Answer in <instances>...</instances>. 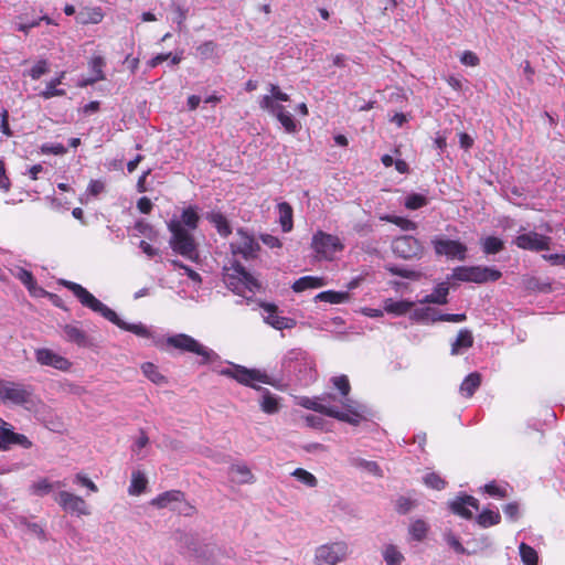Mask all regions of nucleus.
I'll use <instances>...</instances> for the list:
<instances>
[{"mask_svg": "<svg viewBox=\"0 0 565 565\" xmlns=\"http://www.w3.org/2000/svg\"><path fill=\"white\" fill-rule=\"evenodd\" d=\"M338 401L333 394H323L320 397L310 398L301 397L299 405L307 409H311L340 422L358 426L364 418L367 408L363 404L345 403V412H341L338 407L328 405L327 402Z\"/></svg>", "mask_w": 565, "mask_h": 565, "instance_id": "nucleus-1", "label": "nucleus"}, {"mask_svg": "<svg viewBox=\"0 0 565 565\" xmlns=\"http://www.w3.org/2000/svg\"><path fill=\"white\" fill-rule=\"evenodd\" d=\"M281 367L297 376L301 385L308 386L317 379L315 363L307 352L292 349L284 356Z\"/></svg>", "mask_w": 565, "mask_h": 565, "instance_id": "nucleus-2", "label": "nucleus"}, {"mask_svg": "<svg viewBox=\"0 0 565 565\" xmlns=\"http://www.w3.org/2000/svg\"><path fill=\"white\" fill-rule=\"evenodd\" d=\"M168 228L171 232L169 244L173 252L191 262H196L199 259L198 244L191 232L177 220H171L168 223Z\"/></svg>", "mask_w": 565, "mask_h": 565, "instance_id": "nucleus-3", "label": "nucleus"}, {"mask_svg": "<svg viewBox=\"0 0 565 565\" xmlns=\"http://www.w3.org/2000/svg\"><path fill=\"white\" fill-rule=\"evenodd\" d=\"M167 344L180 350L181 352L194 353L201 358L200 364H209L220 361V355L212 349L201 344L198 340L185 333L171 335L167 339Z\"/></svg>", "mask_w": 565, "mask_h": 565, "instance_id": "nucleus-4", "label": "nucleus"}, {"mask_svg": "<svg viewBox=\"0 0 565 565\" xmlns=\"http://www.w3.org/2000/svg\"><path fill=\"white\" fill-rule=\"evenodd\" d=\"M62 284L73 292L82 306L93 310L96 313H99L110 322L117 319V313L113 309L108 308L105 303L98 300L82 285L67 280H62Z\"/></svg>", "mask_w": 565, "mask_h": 565, "instance_id": "nucleus-5", "label": "nucleus"}, {"mask_svg": "<svg viewBox=\"0 0 565 565\" xmlns=\"http://www.w3.org/2000/svg\"><path fill=\"white\" fill-rule=\"evenodd\" d=\"M501 276V271L487 266H459L451 274V278L455 280L476 284L497 281Z\"/></svg>", "mask_w": 565, "mask_h": 565, "instance_id": "nucleus-6", "label": "nucleus"}, {"mask_svg": "<svg viewBox=\"0 0 565 565\" xmlns=\"http://www.w3.org/2000/svg\"><path fill=\"white\" fill-rule=\"evenodd\" d=\"M220 374L235 379L238 383L250 387H255L254 382H260L276 386L275 380L267 375L265 372L256 369H247L237 364H232V367L221 370Z\"/></svg>", "mask_w": 565, "mask_h": 565, "instance_id": "nucleus-7", "label": "nucleus"}, {"mask_svg": "<svg viewBox=\"0 0 565 565\" xmlns=\"http://www.w3.org/2000/svg\"><path fill=\"white\" fill-rule=\"evenodd\" d=\"M350 554L347 542L335 541L318 546L315 551L316 565H337L344 562Z\"/></svg>", "mask_w": 565, "mask_h": 565, "instance_id": "nucleus-8", "label": "nucleus"}, {"mask_svg": "<svg viewBox=\"0 0 565 565\" xmlns=\"http://www.w3.org/2000/svg\"><path fill=\"white\" fill-rule=\"evenodd\" d=\"M33 387L23 383L0 380V401L14 405H25L32 402Z\"/></svg>", "mask_w": 565, "mask_h": 565, "instance_id": "nucleus-9", "label": "nucleus"}, {"mask_svg": "<svg viewBox=\"0 0 565 565\" xmlns=\"http://www.w3.org/2000/svg\"><path fill=\"white\" fill-rule=\"evenodd\" d=\"M311 248L320 259L332 260L337 252H341L344 245L335 235L318 231L311 239Z\"/></svg>", "mask_w": 565, "mask_h": 565, "instance_id": "nucleus-10", "label": "nucleus"}, {"mask_svg": "<svg viewBox=\"0 0 565 565\" xmlns=\"http://www.w3.org/2000/svg\"><path fill=\"white\" fill-rule=\"evenodd\" d=\"M235 274H227L224 277L226 286L235 294H243L245 289L255 291L260 288L259 282L241 264L234 265Z\"/></svg>", "mask_w": 565, "mask_h": 565, "instance_id": "nucleus-11", "label": "nucleus"}, {"mask_svg": "<svg viewBox=\"0 0 565 565\" xmlns=\"http://www.w3.org/2000/svg\"><path fill=\"white\" fill-rule=\"evenodd\" d=\"M431 245L438 256H446L458 260H465L467 257V246L459 241L435 236L431 239Z\"/></svg>", "mask_w": 565, "mask_h": 565, "instance_id": "nucleus-12", "label": "nucleus"}, {"mask_svg": "<svg viewBox=\"0 0 565 565\" xmlns=\"http://www.w3.org/2000/svg\"><path fill=\"white\" fill-rule=\"evenodd\" d=\"M394 254L403 259L418 258L423 254L422 243L411 235H403L392 243Z\"/></svg>", "mask_w": 565, "mask_h": 565, "instance_id": "nucleus-13", "label": "nucleus"}, {"mask_svg": "<svg viewBox=\"0 0 565 565\" xmlns=\"http://www.w3.org/2000/svg\"><path fill=\"white\" fill-rule=\"evenodd\" d=\"M513 244L519 248L532 252L547 250L550 248L551 237L536 232H529L518 235Z\"/></svg>", "mask_w": 565, "mask_h": 565, "instance_id": "nucleus-14", "label": "nucleus"}, {"mask_svg": "<svg viewBox=\"0 0 565 565\" xmlns=\"http://www.w3.org/2000/svg\"><path fill=\"white\" fill-rule=\"evenodd\" d=\"M55 500L61 508L68 513L76 514L77 516L89 514L85 500L71 492L61 491L57 493Z\"/></svg>", "mask_w": 565, "mask_h": 565, "instance_id": "nucleus-15", "label": "nucleus"}, {"mask_svg": "<svg viewBox=\"0 0 565 565\" xmlns=\"http://www.w3.org/2000/svg\"><path fill=\"white\" fill-rule=\"evenodd\" d=\"M35 360L41 365L52 366L60 371H68L72 366L66 358L46 348L35 350Z\"/></svg>", "mask_w": 565, "mask_h": 565, "instance_id": "nucleus-16", "label": "nucleus"}, {"mask_svg": "<svg viewBox=\"0 0 565 565\" xmlns=\"http://www.w3.org/2000/svg\"><path fill=\"white\" fill-rule=\"evenodd\" d=\"M262 308L267 313L265 321L277 330L291 329L296 326V321L291 318L281 317L277 313V307L271 303H263Z\"/></svg>", "mask_w": 565, "mask_h": 565, "instance_id": "nucleus-17", "label": "nucleus"}, {"mask_svg": "<svg viewBox=\"0 0 565 565\" xmlns=\"http://www.w3.org/2000/svg\"><path fill=\"white\" fill-rule=\"evenodd\" d=\"M449 507L455 514H458L469 520L472 518V512L469 508H472L476 511H478L479 501L471 495H462L458 497L456 500L450 502Z\"/></svg>", "mask_w": 565, "mask_h": 565, "instance_id": "nucleus-18", "label": "nucleus"}, {"mask_svg": "<svg viewBox=\"0 0 565 565\" xmlns=\"http://www.w3.org/2000/svg\"><path fill=\"white\" fill-rule=\"evenodd\" d=\"M238 233L242 234V239L239 243L231 244L233 254L242 255L245 259L255 257L256 252L259 249L258 244L252 236L244 234L242 231H238Z\"/></svg>", "mask_w": 565, "mask_h": 565, "instance_id": "nucleus-19", "label": "nucleus"}, {"mask_svg": "<svg viewBox=\"0 0 565 565\" xmlns=\"http://www.w3.org/2000/svg\"><path fill=\"white\" fill-rule=\"evenodd\" d=\"M254 388L262 393L259 406L264 413L273 415L279 412V398L276 395H274L269 390L257 386L256 384Z\"/></svg>", "mask_w": 565, "mask_h": 565, "instance_id": "nucleus-20", "label": "nucleus"}, {"mask_svg": "<svg viewBox=\"0 0 565 565\" xmlns=\"http://www.w3.org/2000/svg\"><path fill=\"white\" fill-rule=\"evenodd\" d=\"M19 445L25 449L32 447V441L23 434L11 431H3V438L0 439V450H8L10 445Z\"/></svg>", "mask_w": 565, "mask_h": 565, "instance_id": "nucleus-21", "label": "nucleus"}, {"mask_svg": "<svg viewBox=\"0 0 565 565\" xmlns=\"http://www.w3.org/2000/svg\"><path fill=\"white\" fill-rule=\"evenodd\" d=\"M331 382L333 386L340 392L341 398L339 399V403L342 405L344 411L345 403L360 404L359 402L353 401L352 398L349 397L351 385L347 375L334 376L331 379Z\"/></svg>", "mask_w": 565, "mask_h": 565, "instance_id": "nucleus-22", "label": "nucleus"}, {"mask_svg": "<svg viewBox=\"0 0 565 565\" xmlns=\"http://www.w3.org/2000/svg\"><path fill=\"white\" fill-rule=\"evenodd\" d=\"M473 344V337L470 330L468 329H461L458 332L457 338L451 343V354L452 355H459L465 350L471 348Z\"/></svg>", "mask_w": 565, "mask_h": 565, "instance_id": "nucleus-23", "label": "nucleus"}, {"mask_svg": "<svg viewBox=\"0 0 565 565\" xmlns=\"http://www.w3.org/2000/svg\"><path fill=\"white\" fill-rule=\"evenodd\" d=\"M182 499V492L179 490L166 491L151 500V505L158 509L169 508L172 510L173 504Z\"/></svg>", "mask_w": 565, "mask_h": 565, "instance_id": "nucleus-24", "label": "nucleus"}, {"mask_svg": "<svg viewBox=\"0 0 565 565\" xmlns=\"http://www.w3.org/2000/svg\"><path fill=\"white\" fill-rule=\"evenodd\" d=\"M414 306L413 301L409 300H394L387 298L383 301V309L395 316H403L412 310Z\"/></svg>", "mask_w": 565, "mask_h": 565, "instance_id": "nucleus-25", "label": "nucleus"}, {"mask_svg": "<svg viewBox=\"0 0 565 565\" xmlns=\"http://www.w3.org/2000/svg\"><path fill=\"white\" fill-rule=\"evenodd\" d=\"M66 72H61L55 78H52L46 83V87L43 92L40 93V96L44 99H50L56 96H64L66 92L64 89L57 88V85L62 84Z\"/></svg>", "mask_w": 565, "mask_h": 565, "instance_id": "nucleus-26", "label": "nucleus"}, {"mask_svg": "<svg viewBox=\"0 0 565 565\" xmlns=\"http://www.w3.org/2000/svg\"><path fill=\"white\" fill-rule=\"evenodd\" d=\"M111 323L116 324L118 328L132 332L134 334L141 337V338H150L151 331L142 323H128L121 320L118 316L115 321H111Z\"/></svg>", "mask_w": 565, "mask_h": 565, "instance_id": "nucleus-27", "label": "nucleus"}, {"mask_svg": "<svg viewBox=\"0 0 565 565\" xmlns=\"http://www.w3.org/2000/svg\"><path fill=\"white\" fill-rule=\"evenodd\" d=\"M324 279L320 277H313V276H305L296 280L292 285V290L295 292H301L307 289L311 288H320L324 286Z\"/></svg>", "mask_w": 565, "mask_h": 565, "instance_id": "nucleus-28", "label": "nucleus"}, {"mask_svg": "<svg viewBox=\"0 0 565 565\" xmlns=\"http://www.w3.org/2000/svg\"><path fill=\"white\" fill-rule=\"evenodd\" d=\"M449 289L446 284H439L435 290L425 296L419 302L420 303H437V305H445L447 303V296H448Z\"/></svg>", "mask_w": 565, "mask_h": 565, "instance_id": "nucleus-29", "label": "nucleus"}, {"mask_svg": "<svg viewBox=\"0 0 565 565\" xmlns=\"http://www.w3.org/2000/svg\"><path fill=\"white\" fill-rule=\"evenodd\" d=\"M63 330L67 341L74 342L81 347L88 345V338L86 333L79 328L72 324H66Z\"/></svg>", "mask_w": 565, "mask_h": 565, "instance_id": "nucleus-30", "label": "nucleus"}, {"mask_svg": "<svg viewBox=\"0 0 565 565\" xmlns=\"http://www.w3.org/2000/svg\"><path fill=\"white\" fill-rule=\"evenodd\" d=\"M147 484H148V480H147L146 475L142 471H140V470L132 471L131 482L128 488V492L130 495H139L146 490Z\"/></svg>", "mask_w": 565, "mask_h": 565, "instance_id": "nucleus-31", "label": "nucleus"}, {"mask_svg": "<svg viewBox=\"0 0 565 565\" xmlns=\"http://www.w3.org/2000/svg\"><path fill=\"white\" fill-rule=\"evenodd\" d=\"M277 207L282 232L288 233L292 230V207L287 202L279 203Z\"/></svg>", "mask_w": 565, "mask_h": 565, "instance_id": "nucleus-32", "label": "nucleus"}, {"mask_svg": "<svg viewBox=\"0 0 565 565\" xmlns=\"http://www.w3.org/2000/svg\"><path fill=\"white\" fill-rule=\"evenodd\" d=\"M206 217L215 226L221 236L226 237L232 233L231 226L222 213L212 212Z\"/></svg>", "mask_w": 565, "mask_h": 565, "instance_id": "nucleus-33", "label": "nucleus"}, {"mask_svg": "<svg viewBox=\"0 0 565 565\" xmlns=\"http://www.w3.org/2000/svg\"><path fill=\"white\" fill-rule=\"evenodd\" d=\"M481 377L480 374L475 372L470 373L466 379L462 381L460 385V392L466 395L467 397H471L476 390L480 386Z\"/></svg>", "mask_w": 565, "mask_h": 565, "instance_id": "nucleus-34", "label": "nucleus"}, {"mask_svg": "<svg viewBox=\"0 0 565 565\" xmlns=\"http://www.w3.org/2000/svg\"><path fill=\"white\" fill-rule=\"evenodd\" d=\"M350 463L351 466L361 468L373 476L383 477V471L375 461H369L359 457H353L350 458Z\"/></svg>", "mask_w": 565, "mask_h": 565, "instance_id": "nucleus-35", "label": "nucleus"}, {"mask_svg": "<svg viewBox=\"0 0 565 565\" xmlns=\"http://www.w3.org/2000/svg\"><path fill=\"white\" fill-rule=\"evenodd\" d=\"M230 475L233 481L237 483H249L253 480L250 470L244 465H236L230 468Z\"/></svg>", "mask_w": 565, "mask_h": 565, "instance_id": "nucleus-36", "label": "nucleus"}, {"mask_svg": "<svg viewBox=\"0 0 565 565\" xmlns=\"http://www.w3.org/2000/svg\"><path fill=\"white\" fill-rule=\"evenodd\" d=\"M201 60L218 58V45L214 41H205L196 47Z\"/></svg>", "mask_w": 565, "mask_h": 565, "instance_id": "nucleus-37", "label": "nucleus"}, {"mask_svg": "<svg viewBox=\"0 0 565 565\" xmlns=\"http://www.w3.org/2000/svg\"><path fill=\"white\" fill-rule=\"evenodd\" d=\"M350 295L348 291H333V290H327L318 294L316 296V299L320 301H327L330 303H342L349 300Z\"/></svg>", "mask_w": 565, "mask_h": 565, "instance_id": "nucleus-38", "label": "nucleus"}, {"mask_svg": "<svg viewBox=\"0 0 565 565\" xmlns=\"http://www.w3.org/2000/svg\"><path fill=\"white\" fill-rule=\"evenodd\" d=\"M199 220L200 217L196 211L194 207L190 206L183 210L181 218L178 221L182 223V226L191 232L198 227Z\"/></svg>", "mask_w": 565, "mask_h": 565, "instance_id": "nucleus-39", "label": "nucleus"}, {"mask_svg": "<svg viewBox=\"0 0 565 565\" xmlns=\"http://www.w3.org/2000/svg\"><path fill=\"white\" fill-rule=\"evenodd\" d=\"M501 515L498 511L483 510L477 518V522L482 527H489L500 522Z\"/></svg>", "mask_w": 565, "mask_h": 565, "instance_id": "nucleus-40", "label": "nucleus"}, {"mask_svg": "<svg viewBox=\"0 0 565 565\" xmlns=\"http://www.w3.org/2000/svg\"><path fill=\"white\" fill-rule=\"evenodd\" d=\"M259 106L262 109L268 111L270 115L277 117L281 113H285L286 109L278 102L274 100L273 97L263 96L259 99Z\"/></svg>", "mask_w": 565, "mask_h": 565, "instance_id": "nucleus-41", "label": "nucleus"}, {"mask_svg": "<svg viewBox=\"0 0 565 565\" xmlns=\"http://www.w3.org/2000/svg\"><path fill=\"white\" fill-rule=\"evenodd\" d=\"M482 249L487 255H492L501 252L504 247L502 239L495 236H488L481 242Z\"/></svg>", "mask_w": 565, "mask_h": 565, "instance_id": "nucleus-42", "label": "nucleus"}, {"mask_svg": "<svg viewBox=\"0 0 565 565\" xmlns=\"http://www.w3.org/2000/svg\"><path fill=\"white\" fill-rule=\"evenodd\" d=\"M443 537L447 545L450 548H452L457 554H469L468 551L461 544L459 537L451 530H446L443 533Z\"/></svg>", "mask_w": 565, "mask_h": 565, "instance_id": "nucleus-43", "label": "nucleus"}, {"mask_svg": "<svg viewBox=\"0 0 565 565\" xmlns=\"http://www.w3.org/2000/svg\"><path fill=\"white\" fill-rule=\"evenodd\" d=\"M385 269L391 273L392 275L399 276L402 278L413 279L417 280L420 278L422 274L419 271L401 268L395 265L387 264L385 265Z\"/></svg>", "mask_w": 565, "mask_h": 565, "instance_id": "nucleus-44", "label": "nucleus"}, {"mask_svg": "<svg viewBox=\"0 0 565 565\" xmlns=\"http://www.w3.org/2000/svg\"><path fill=\"white\" fill-rule=\"evenodd\" d=\"M520 556L525 565H537L536 551L525 543L520 544Z\"/></svg>", "mask_w": 565, "mask_h": 565, "instance_id": "nucleus-45", "label": "nucleus"}, {"mask_svg": "<svg viewBox=\"0 0 565 565\" xmlns=\"http://www.w3.org/2000/svg\"><path fill=\"white\" fill-rule=\"evenodd\" d=\"M54 484L51 483L46 478H42L33 482L30 487L31 493L34 495L43 497L49 494L53 490Z\"/></svg>", "mask_w": 565, "mask_h": 565, "instance_id": "nucleus-46", "label": "nucleus"}, {"mask_svg": "<svg viewBox=\"0 0 565 565\" xmlns=\"http://www.w3.org/2000/svg\"><path fill=\"white\" fill-rule=\"evenodd\" d=\"M428 526L425 521L416 520L409 526V533L412 537L418 542L426 537Z\"/></svg>", "mask_w": 565, "mask_h": 565, "instance_id": "nucleus-47", "label": "nucleus"}, {"mask_svg": "<svg viewBox=\"0 0 565 565\" xmlns=\"http://www.w3.org/2000/svg\"><path fill=\"white\" fill-rule=\"evenodd\" d=\"M292 476L297 478L298 481L306 484L307 487L313 488L317 486V478L309 471L298 468L292 472Z\"/></svg>", "mask_w": 565, "mask_h": 565, "instance_id": "nucleus-48", "label": "nucleus"}, {"mask_svg": "<svg viewBox=\"0 0 565 565\" xmlns=\"http://www.w3.org/2000/svg\"><path fill=\"white\" fill-rule=\"evenodd\" d=\"M14 276L30 290L32 291L35 288V279L31 271L18 267Z\"/></svg>", "mask_w": 565, "mask_h": 565, "instance_id": "nucleus-49", "label": "nucleus"}, {"mask_svg": "<svg viewBox=\"0 0 565 565\" xmlns=\"http://www.w3.org/2000/svg\"><path fill=\"white\" fill-rule=\"evenodd\" d=\"M142 372L151 382L156 384L166 382V377L157 370L152 363H145L142 365Z\"/></svg>", "mask_w": 565, "mask_h": 565, "instance_id": "nucleus-50", "label": "nucleus"}, {"mask_svg": "<svg viewBox=\"0 0 565 565\" xmlns=\"http://www.w3.org/2000/svg\"><path fill=\"white\" fill-rule=\"evenodd\" d=\"M49 62L46 60H40L28 71V75L35 81L49 73Z\"/></svg>", "mask_w": 565, "mask_h": 565, "instance_id": "nucleus-51", "label": "nucleus"}, {"mask_svg": "<svg viewBox=\"0 0 565 565\" xmlns=\"http://www.w3.org/2000/svg\"><path fill=\"white\" fill-rule=\"evenodd\" d=\"M384 559L387 565H401L403 555L393 545H390L384 551Z\"/></svg>", "mask_w": 565, "mask_h": 565, "instance_id": "nucleus-52", "label": "nucleus"}, {"mask_svg": "<svg viewBox=\"0 0 565 565\" xmlns=\"http://www.w3.org/2000/svg\"><path fill=\"white\" fill-rule=\"evenodd\" d=\"M426 204L427 199L424 195L417 193L407 195L405 200V206L409 210H417L425 206Z\"/></svg>", "mask_w": 565, "mask_h": 565, "instance_id": "nucleus-53", "label": "nucleus"}, {"mask_svg": "<svg viewBox=\"0 0 565 565\" xmlns=\"http://www.w3.org/2000/svg\"><path fill=\"white\" fill-rule=\"evenodd\" d=\"M276 118L282 125L287 132H295L297 130V122L294 119L292 115L287 110L278 115Z\"/></svg>", "mask_w": 565, "mask_h": 565, "instance_id": "nucleus-54", "label": "nucleus"}, {"mask_svg": "<svg viewBox=\"0 0 565 565\" xmlns=\"http://www.w3.org/2000/svg\"><path fill=\"white\" fill-rule=\"evenodd\" d=\"M105 66V61L102 56H95L92 58L90 63H89V67H90V71L92 73L94 74L93 76L96 77V79H105V74H104V68Z\"/></svg>", "mask_w": 565, "mask_h": 565, "instance_id": "nucleus-55", "label": "nucleus"}, {"mask_svg": "<svg viewBox=\"0 0 565 565\" xmlns=\"http://www.w3.org/2000/svg\"><path fill=\"white\" fill-rule=\"evenodd\" d=\"M424 483L431 488V489H435V490H441L445 488L446 486V482L444 479L440 478L439 475L435 473V472H430V473H427L425 477H424Z\"/></svg>", "mask_w": 565, "mask_h": 565, "instance_id": "nucleus-56", "label": "nucleus"}, {"mask_svg": "<svg viewBox=\"0 0 565 565\" xmlns=\"http://www.w3.org/2000/svg\"><path fill=\"white\" fill-rule=\"evenodd\" d=\"M172 511L189 516L194 513L195 509L185 500L184 493L182 492V499L178 500L177 504H173Z\"/></svg>", "mask_w": 565, "mask_h": 565, "instance_id": "nucleus-57", "label": "nucleus"}, {"mask_svg": "<svg viewBox=\"0 0 565 565\" xmlns=\"http://www.w3.org/2000/svg\"><path fill=\"white\" fill-rule=\"evenodd\" d=\"M67 149L62 143H44L41 147V152L44 154L61 156L66 153Z\"/></svg>", "mask_w": 565, "mask_h": 565, "instance_id": "nucleus-58", "label": "nucleus"}, {"mask_svg": "<svg viewBox=\"0 0 565 565\" xmlns=\"http://www.w3.org/2000/svg\"><path fill=\"white\" fill-rule=\"evenodd\" d=\"M415 507V501L407 497H399L396 501V510L401 514L408 513Z\"/></svg>", "mask_w": 565, "mask_h": 565, "instance_id": "nucleus-59", "label": "nucleus"}, {"mask_svg": "<svg viewBox=\"0 0 565 565\" xmlns=\"http://www.w3.org/2000/svg\"><path fill=\"white\" fill-rule=\"evenodd\" d=\"M266 97H273L276 102H288L289 96L286 93H282L280 88L275 84H269V95H265Z\"/></svg>", "mask_w": 565, "mask_h": 565, "instance_id": "nucleus-60", "label": "nucleus"}, {"mask_svg": "<svg viewBox=\"0 0 565 565\" xmlns=\"http://www.w3.org/2000/svg\"><path fill=\"white\" fill-rule=\"evenodd\" d=\"M172 9L174 10L175 12V18H174V21L177 22L178 26H179V30L182 29L183 24H184V21L186 19V13H188V10L182 8L181 6L177 4V3H172Z\"/></svg>", "mask_w": 565, "mask_h": 565, "instance_id": "nucleus-61", "label": "nucleus"}, {"mask_svg": "<svg viewBox=\"0 0 565 565\" xmlns=\"http://www.w3.org/2000/svg\"><path fill=\"white\" fill-rule=\"evenodd\" d=\"M460 62L467 66H477L480 63L479 57L471 51H465L460 56Z\"/></svg>", "mask_w": 565, "mask_h": 565, "instance_id": "nucleus-62", "label": "nucleus"}, {"mask_svg": "<svg viewBox=\"0 0 565 565\" xmlns=\"http://www.w3.org/2000/svg\"><path fill=\"white\" fill-rule=\"evenodd\" d=\"M74 482L88 488L92 492L98 491L97 486L84 475L77 473L74 478Z\"/></svg>", "mask_w": 565, "mask_h": 565, "instance_id": "nucleus-63", "label": "nucleus"}, {"mask_svg": "<svg viewBox=\"0 0 565 565\" xmlns=\"http://www.w3.org/2000/svg\"><path fill=\"white\" fill-rule=\"evenodd\" d=\"M391 221L404 231H413L416 228V223L404 217L395 216Z\"/></svg>", "mask_w": 565, "mask_h": 565, "instance_id": "nucleus-64", "label": "nucleus"}]
</instances>
